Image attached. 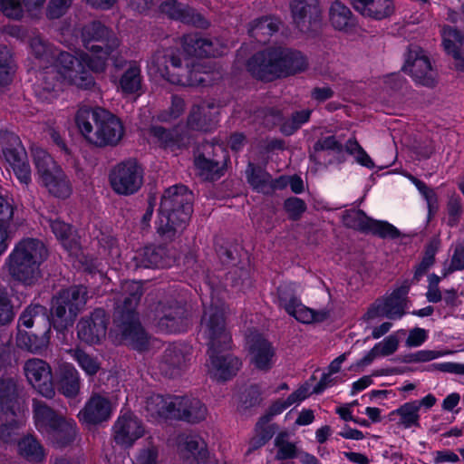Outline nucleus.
I'll return each mask as SVG.
<instances>
[{
    "mask_svg": "<svg viewBox=\"0 0 464 464\" xmlns=\"http://www.w3.org/2000/svg\"><path fill=\"white\" fill-rule=\"evenodd\" d=\"M84 46L102 45L108 48H118L120 40L115 33L100 22L87 24L82 31Z\"/></svg>",
    "mask_w": 464,
    "mask_h": 464,
    "instance_id": "b1692460",
    "label": "nucleus"
},
{
    "mask_svg": "<svg viewBox=\"0 0 464 464\" xmlns=\"http://www.w3.org/2000/svg\"><path fill=\"white\" fill-rule=\"evenodd\" d=\"M84 47L87 53H81L78 57L66 52L61 53L57 58L56 70L49 69L42 74L36 89L40 100L48 102L53 101L63 84L84 90L92 88L94 79L84 68L93 72H103L112 53L117 49L102 45Z\"/></svg>",
    "mask_w": 464,
    "mask_h": 464,
    "instance_id": "f03ea898",
    "label": "nucleus"
},
{
    "mask_svg": "<svg viewBox=\"0 0 464 464\" xmlns=\"http://www.w3.org/2000/svg\"><path fill=\"white\" fill-rule=\"evenodd\" d=\"M115 405L99 393L92 394L79 411L78 419L83 424L97 425L111 419Z\"/></svg>",
    "mask_w": 464,
    "mask_h": 464,
    "instance_id": "f3484780",
    "label": "nucleus"
},
{
    "mask_svg": "<svg viewBox=\"0 0 464 464\" xmlns=\"http://www.w3.org/2000/svg\"><path fill=\"white\" fill-rule=\"evenodd\" d=\"M176 396L153 394L146 401L145 411L150 420L159 421L167 418H175Z\"/></svg>",
    "mask_w": 464,
    "mask_h": 464,
    "instance_id": "393cba45",
    "label": "nucleus"
},
{
    "mask_svg": "<svg viewBox=\"0 0 464 464\" xmlns=\"http://www.w3.org/2000/svg\"><path fill=\"white\" fill-rule=\"evenodd\" d=\"M149 316L156 330L160 333H180L188 324L184 307L173 301L158 303Z\"/></svg>",
    "mask_w": 464,
    "mask_h": 464,
    "instance_id": "9d476101",
    "label": "nucleus"
},
{
    "mask_svg": "<svg viewBox=\"0 0 464 464\" xmlns=\"http://www.w3.org/2000/svg\"><path fill=\"white\" fill-rule=\"evenodd\" d=\"M191 198V193L183 185L165 190L157 222V230L161 236L171 239L185 228L192 213Z\"/></svg>",
    "mask_w": 464,
    "mask_h": 464,
    "instance_id": "0eeeda50",
    "label": "nucleus"
},
{
    "mask_svg": "<svg viewBox=\"0 0 464 464\" xmlns=\"http://www.w3.org/2000/svg\"><path fill=\"white\" fill-rule=\"evenodd\" d=\"M398 347L399 338L396 334L387 336L373 346L379 357H385L393 354L397 351Z\"/></svg>",
    "mask_w": 464,
    "mask_h": 464,
    "instance_id": "338daca9",
    "label": "nucleus"
},
{
    "mask_svg": "<svg viewBox=\"0 0 464 464\" xmlns=\"http://www.w3.org/2000/svg\"><path fill=\"white\" fill-rule=\"evenodd\" d=\"M345 150L349 154L353 155L360 165L368 169H372L374 167L373 161L356 140H348L345 144Z\"/></svg>",
    "mask_w": 464,
    "mask_h": 464,
    "instance_id": "bf43d9fd",
    "label": "nucleus"
},
{
    "mask_svg": "<svg viewBox=\"0 0 464 464\" xmlns=\"http://www.w3.org/2000/svg\"><path fill=\"white\" fill-rule=\"evenodd\" d=\"M206 444L198 436H187L179 445L186 464H198L206 456Z\"/></svg>",
    "mask_w": 464,
    "mask_h": 464,
    "instance_id": "ea45409f",
    "label": "nucleus"
},
{
    "mask_svg": "<svg viewBox=\"0 0 464 464\" xmlns=\"http://www.w3.org/2000/svg\"><path fill=\"white\" fill-rule=\"evenodd\" d=\"M306 66V60L301 53L281 47L257 53L247 63L252 75L263 81L294 74L304 71Z\"/></svg>",
    "mask_w": 464,
    "mask_h": 464,
    "instance_id": "423d86ee",
    "label": "nucleus"
},
{
    "mask_svg": "<svg viewBox=\"0 0 464 464\" xmlns=\"http://www.w3.org/2000/svg\"><path fill=\"white\" fill-rule=\"evenodd\" d=\"M199 332L208 341V375L218 381H227L236 375L241 362L228 353L231 335L226 327L223 307L210 305L205 308Z\"/></svg>",
    "mask_w": 464,
    "mask_h": 464,
    "instance_id": "7ed1b4c3",
    "label": "nucleus"
},
{
    "mask_svg": "<svg viewBox=\"0 0 464 464\" xmlns=\"http://www.w3.org/2000/svg\"><path fill=\"white\" fill-rule=\"evenodd\" d=\"M30 49L32 54L40 62H46V63H53V64L50 67H46L43 72L39 73L38 81L34 87L35 94H37V85L41 82V76L42 74L46 72L49 69H55L56 70V63L57 58L59 54L62 52H58L56 49L53 48L51 45H49L40 35H34L30 40ZM38 98L39 96L36 95Z\"/></svg>",
    "mask_w": 464,
    "mask_h": 464,
    "instance_id": "2f4dec72",
    "label": "nucleus"
},
{
    "mask_svg": "<svg viewBox=\"0 0 464 464\" xmlns=\"http://www.w3.org/2000/svg\"><path fill=\"white\" fill-rule=\"evenodd\" d=\"M419 403L409 401L402 404L398 409L391 412V416H397L399 418L398 424L404 429H409L412 426H419Z\"/></svg>",
    "mask_w": 464,
    "mask_h": 464,
    "instance_id": "c03bdc74",
    "label": "nucleus"
},
{
    "mask_svg": "<svg viewBox=\"0 0 464 464\" xmlns=\"http://www.w3.org/2000/svg\"><path fill=\"white\" fill-rule=\"evenodd\" d=\"M14 313L8 293L0 287V324H7L13 321Z\"/></svg>",
    "mask_w": 464,
    "mask_h": 464,
    "instance_id": "e2e57ef3",
    "label": "nucleus"
},
{
    "mask_svg": "<svg viewBox=\"0 0 464 464\" xmlns=\"http://www.w3.org/2000/svg\"><path fill=\"white\" fill-rule=\"evenodd\" d=\"M275 459L276 460H287L297 457V446L290 440V435L286 431L276 434L274 440Z\"/></svg>",
    "mask_w": 464,
    "mask_h": 464,
    "instance_id": "37998d69",
    "label": "nucleus"
},
{
    "mask_svg": "<svg viewBox=\"0 0 464 464\" xmlns=\"http://www.w3.org/2000/svg\"><path fill=\"white\" fill-rule=\"evenodd\" d=\"M207 415V408L196 398L177 397L175 418L188 422L203 420Z\"/></svg>",
    "mask_w": 464,
    "mask_h": 464,
    "instance_id": "bb28decb",
    "label": "nucleus"
},
{
    "mask_svg": "<svg viewBox=\"0 0 464 464\" xmlns=\"http://www.w3.org/2000/svg\"><path fill=\"white\" fill-rule=\"evenodd\" d=\"M371 218L360 209H349L343 214V223L345 227L367 233Z\"/></svg>",
    "mask_w": 464,
    "mask_h": 464,
    "instance_id": "8fccbe9b",
    "label": "nucleus"
},
{
    "mask_svg": "<svg viewBox=\"0 0 464 464\" xmlns=\"http://www.w3.org/2000/svg\"><path fill=\"white\" fill-rule=\"evenodd\" d=\"M367 233H372L382 238H397L400 237V231L387 221L372 219Z\"/></svg>",
    "mask_w": 464,
    "mask_h": 464,
    "instance_id": "13d9d810",
    "label": "nucleus"
},
{
    "mask_svg": "<svg viewBox=\"0 0 464 464\" xmlns=\"http://www.w3.org/2000/svg\"><path fill=\"white\" fill-rule=\"evenodd\" d=\"M47 256V248L41 240L24 237L15 243L5 260L4 268L13 279L31 285L40 278V266Z\"/></svg>",
    "mask_w": 464,
    "mask_h": 464,
    "instance_id": "39448f33",
    "label": "nucleus"
},
{
    "mask_svg": "<svg viewBox=\"0 0 464 464\" xmlns=\"http://www.w3.org/2000/svg\"><path fill=\"white\" fill-rule=\"evenodd\" d=\"M311 111L303 110L293 114L291 120L283 123L281 130L286 134H293L302 124L305 123L310 118Z\"/></svg>",
    "mask_w": 464,
    "mask_h": 464,
    "instance_id": "680f3d73",
    "label": "nucleus"
},
{
    "mask_svg": "<svg viewBox=\"0 0 464 464\" xmlns=\"http://www.w3.org/2000/svg\"><path fill=\"white\" fill-rule=\"evenodd\" d=\"M290 7L295 24L303 32L308 31L321 14L318 0H292Z\"/></svg>",
    "mask_w": 464,
    "mask_h": 464,
    "instance_id": "4be33fe9",
    "label": "nucleus"
},
{
    "mask_svg": "<svg viewBox=\"0 0 464 464\" xmlns=\"http://www.w3.org/2000/svg\"><path fill=\"white\" fill-rule=\"evenodd\" d=\"M0 14L13 21H22L26 11L22 0H0Z\"/></svg>",
    "mask_w": 464,
    "mask_h": 464,
    "instance_id": "6e6d98bb",
    "label": "nucleus"
},
{
    "mask_svg": "<svg viewBox=\"0 0 464 464\" xmlns=\"http://www.w3.org/2000/svg\"><path fill=\"white\" fill-rule=\"evenodd\" d=\"M76 125L85 140L97 146H115L123 137L121 121L111 111L96 107H81L75 115Z\"/></svg>",
    "mask_w": 464,
    "mask_h": 464,
    "instance_id": "20e7f679",
    "label": "nucleus"
},
{
    "mask_svg": "<svg viewBox=\"0 0 464 464\" xmlns=\"http://www.w3.org/2000/svg\"><path fill=\"white\" fill-rule=\"evenodd\" d=\"M112 430L115 442L126 448H130L145 434L142 421L131 412L121 413L113 424Z\"/></svg>",
    "mask_w": 464,
    "mask_h": 464,
    "instance_id": "2eb2a0df",
    "label": "nucleus"
},
{
    "mask_svg": "<svg viewBox=\"0 0 464 464\" xmlns=\"http://www.w3.org/2000/svg\"><path fill=\"white\" fill-rule=\"evenodd\" d=\"M195 165L200 171V175L206 179H217L223 175V164L218 161L208 160L199 155L195 160Z\"/></svg>",
    "mask_w": 464,
    "mask_h": 464,
    "instance_id": "603ef678",
    "label": "nucleus"
},
{
    "mask_svg": "<svg viewBox=\"0 0 464 464\" xmlns=\"http://www.w3.org/2000/svg\"><path fill=\"white\" fill-rule=\"evenodd\" d=\"M187 355L184 347L178 344L169 345L155 362L154 367L169 377L179 374L186 366Z\"/></svg>",
    "mask_w": 464,
    "mask_h": 464,
    "instance_id": "aec40b11",
    "label": "nucleus"
},
{
    "mask_svg": "<svg viewBox=\"0 0 464 464\" xmlns=\"http://www.w3.org/2000/svg\"><path fill=\"white\" fill-rule=\"evenodd\" d=\"M121 288L126 296L122 307H117V326L126 344L138 351H144L147 349L149 338L134 313L142 295L141 284L137 281H126Z\"/></svg>",
    "mask_w": 464,
    "mask_h": 464,
    "instance_id": "6e6552de",
    "label": "nucleus"
},
{
    "mask_svg": "<svg viewBox=\"0 0 464 464\" xmlns=\"http://www.w3.org/2000/svg\"><path fill=\"white\" fill-rule=\"evenodd\" d=\"M246 173L247 181L253 188L264 194H270L285 185L281 179L274 180L266 171L256 168L251 163L248 164Z\"/></svg>",
    "mask_w": 464,
    "mask_h": 464,
    "instance_id": "c756f323",
    "label": "nucleus"
},
{
    "mask_svg": "<svg viewBox=\"0 0 464 464\" xmlns=\"http://www.w3.org/2000/svg\"><path fill=\"white\" fill-rule=\"evenodd\" d=\"M48 192L59 198H67L72 191V183L63 169L40 183Z\"/></svg>",
    "mask_w": 464,
    "mask_h": 464,
    "instance_id": "a19ab883",
    "label": "nucleus"
},
{
    "mask_svg": "<svg viewBox=\"0 0 464 464\" xmlns=\"http://www.w3.org/2000/svg\"><path fill=\"white\" fill-rule=\"evenodd\" d=\"M33 410L35 427L43 434H48L50 430H53L55 424L63 417L44 401L38 400L33 401Z\"/></svg>",
    "mask_w": 464,
    "mask_h": 464,
    "instance_id": "c9c22d12",
    "label": "nucleus"
},
{
    "mask_svg": "<svg viewBox=\"0 0 464 464\" xmlns=\"http://www.w3.org/2000/svg\"><path fill=\"white\" fill-rule=\"evenodd\" d=\"M157 459V447L151 441H147L135 457L133 464H158Z\"/></svg>",
    "mask_w": 464,
    "mask_h": 464,
    "instance_id": "69168bd1",
    "label": "nucleus"
},
{
    "mask_svg": "<svg viewBox=\"0 0 464 464\" xmlns=\"http://www.w3.org/2000/svg\"><path fill=\"white\" fill-rule=\"evenodd\" d=\"M21 411L17 397V384L13 378L0 380V413L3 415H16Z\"/></svg>",
    "mask_w": 464,
    "mask_h": 464,
    "instance_id": "c85d7f7f",
    "label": "nucleus"
},
{
    "mask_svg": "<svg viewBox=\"0 0 464 464\" xmlns=\"http://www.w3.org/2000/svg\"><path fill=\"white\" fill-rule=\"evenodd\" d=\"M0 140L4 143V156L15 177L22 184L29 185L32 181V171L20 138L13 132L6 131L0 135Z\"/></svg>",
    "mask_w": 464,
    "mask_h": 464,
    "instance_id": "f8f14e48",
    "label": "nucleus"
},
{
    "mask_svg": "<svg viewBox=\"0 0 464 464\" xmlns=\"http://www.w3.org/2000/svg\"><path fill=\"white\" fill-rule=\"evenodd\" d=\"M51 325L40 334L27 333L19 330L16 335V344L21 349L27 350L33 353H40L45 350L50 343Z\"/></svg>",
    "mask_w": 464,
    "mask_h": 464,
    "instance_id": "f704fd0d",
    "label": "nucleus"
},
{
    "mask_svg": "<svg viewBox=\"0 0 464 464\" xmlns=\"http://www.w3.org/2000/svg\"><path fill=\"white\" fill-rule=\"evenodd\" d=\"M108 319L104 310L96 309L77 324V336L88 344L99 343L106 335Z\"/></svg>",
    "mask_w": 464,
    "mask_h": 464,
    "instance_id": "dca6fc26",
    "label": "nucleus"
},
{
    "mask_svg": "<svg viewBox=\"0 0 464 464\" xmlns=\"http://www.w3.org/2000/svg\"><path fill=\"white\" fill-rule=\"evenodd\" d=\"M44 225H48L56 238L62 243L63 247L71 254L78 256L80 252L79 243L72 234L69 224L59 218H44Z\"/></svg>",
    "mask_w": 464,
    "mask_h": 464,
    "instance_id": "cd10ccee",
    "label": "nucleus"
},
{
    "mask_svg": "<svg viewBox=\"0 0 464 464\" xmlns=\"http://www.w3.org/2000/svg\"><path fill=\"white\" fill-rule=\"evenodd\" d=\"M110 184L119 195H132L143 184V169L135 160H128L116 164L111 170Z\"/></svg>",
    "mask_w": 464,
    "mask_h": 464,
    "instance_id": "9b49d317",
    "label": "nucleus"
},
{
    "mask_svg": "<svg viewBox=\"0 0 464 464\" xmlns=\"http://www.w3.org/2000/svg\"><path fill=\"white\" fill-rule=\"evenodd\" d=\"M87 302V289L74 285L61 290L52 303L53 324L55 329L71 326Z\"/></svg>",
    "mask_w": 464,
    "mask_h": 464,
    "instance_id": "1a4fd4ad",
    "label": "nucleus"
},
{
    "mask_svg": "<svg viewBox=\"0 0 464 464\" xmlns=\"http://www.w3.org/2000/svg\"><path fill=\"white\" fill-rule=\"evenodd\" d=\"M329 18L332 25L340 31L347 30L352 25V13L350 9L339 1L331 5Z\"/></svg>",
    "mask_w": 464,
    "mask_h": 464,
    "instance_id": "a18cd8bd",
    "label": "nucleus"
},
{
    "mask_svg": "<svg viewBox=\"0 0 464 464\" xmlns=\"http://www.w3.org/2000/svg\"><path fill=\"white\" fill-rule=\"evenodd\" d=\"M294 311L287 314L295 317L302 324L319 323L329 317V313L325 310L314 311L300 302L294 306Z\"/></svg>",
    "mask_w": 464,
    "mask_h": 464,
    "instance_id": "49530a36",
    "label": "nucleus"
},
{
    "mask_svg": "<svg viewBox=\"0 0 464 464\" xmlns=\"http://www.w3.org/2000/svg\"><path fill=\"white\" fill-rule=\"evenodd\" d=\"M271 439L270 431L260 429L258 426L256 428V434L247 442V449L245 456H250L254 451L263 447Z\"/></svg>",
    "mask_w": 464,
    "mask_h": 464,
    "instance_id": "774afa93",
    "label": "nucleus"
},
{
    "mask_svg": "<svg viewBox=\"0 0 464 464\" xmlns=\"http://www.w3.org/2000/svg\"><path fill=\"white\" fill-rule=\"evenodd\" d=\"M403 70L413 80L425 86H432L435 82V72L429 58L420 48L410 50Z\"/></svg>",
    "mask_w": 464,
    "mask_h": 464,
    "instance_id": "a211bd4d",
    "label": "nucleus"
},
{
    "mask_svg": "<svg viewBox=\"0 0 464 464\" xmlns=\"http://www.w3.org/2000/svg\"><path fill=\"white\" fill-rule=\"evenodd\" d=\"M410 287L411 283L404 281L389 296L376 300L369 307L363 318L365 320H373L383 316L392 320L401 318L407 307V295Z\"/></svg>",
    "mask_w": 464,
    "mask_h": 464,
    "instance_id": "ddd939ff",
    "label": "nucleus"
},
{
    "mask_svg": "<svg viewBox=\"0 0 464 464\" xmlns=\"http://www.w3.org/2000/svg\"><path fill=\"white\" fill-rule=\"evenodd\" d=\"M69 353L85 374L93 376L99 372L101 363L95 357L81 349H72Z\"/></svg>",
    "mask_w": 464,
    "mask_h": 464,
    "instance_id": "3c124183",
    "label": "nucleus"
},
{
    "mask_svg": "<svg viewBox=\"0 0 464 464\" xmlns=\"http://www.w3.org/2000/svg\"><path fill=\"white\" fill-rule=\"evenodd\" d=\"M284 209L292 220H298L306 210V204L299 198L292 197L285 200Z\"/></svg>",
    "mask_w": 464,
    "mask_h": 464,
    "instance_id": "0e129e2a",
    "label": "nucleus"
},
{
    "mask_svg": "<svg viewBox=\"0 0 464 464\" xmlns=\"http://www.w3.org/2000/svg\"><path fill=\"white\" fill-rule=\"evenodd\" d=\"M250 363L260 371H268L276 362V352L272 344L259 334L247 340Z\"/></svg>",
    "mask_w": 464,
    "mask_h": 464,
    "instance_id": "6ab92c4d",
    "label": "nucleus"
},
{
    "mask_svg": "<svg viewBox=\"0 0 464 464\" xmlns=\"http://www.w3.org/2000/svg\"><path fill=\"white\" fill-rule=\"evenodd\" d=\"M46 309L40 304L29 305L21 314L19 324L31 328L35 321L44 323L45 326H50V321L46 315Z\"/></svg>",
    "mask_w": 464,
    "mask_h": 464,
    "instance_id": "864d4df0",
    "label": "nucleus"
},
{
    "mask_svg": "<svg viewBox=\"0 0 464 464\" xmlns=\"http://www.w3.org/2000/svg\"><path fill=\"white\" fill-rule=\"evenodd\" d=\"M160 11L170 19L187 24H198L201 21L200 15L194 9L176 0L162 1L160 5Z\"/></svg>",
    "mask_w": 464,
    "mask_h": 464,
    "instance_id": "72a5a7b5",
    "label": "nucleus"
},
{
    "mask_svg": "<svg viewBox=\"0 0 464 464\" xmlns=\"http://www.w3.org/2000/svg\"><path fill=\"white\" fill-rule=\"evenodd\" d=\"M18 450L30 461H40L45 455L40 442L32 435L25 436L18 442Z\"/></svg>",
    "mask_w": 464,
    "mask_h": 464,
    "instance_id": "de8ad7c7",
    "label": "nucleus"
},
{
    "mask_svg": "<svg viewBox=\"0 0 464 464\" xmlns=\"http://www.w3.org/2000/svg\"><path fill=\"white\" fill-rule=\"evenodd\" d=\"M356 11L364 16L381 20L394 12L392 0H353Z\"/></svg>",
    "mask_w": 464,
    "mask_h": 464,
    "instance_id": "7c9ffc66",
    "label": "nucleus"
},
{
    "mask_svg": "<svg viewBox=\"0 0 464 464\" xmlns=\"http://www.w3.org/2000/svg\"><path fill=\"white\" fill-rule=\"evenodd\" d=\"M279 22L272 18H263L255 22L250 32L252 36L258 37L260 34L271 35L278 31Z\"/></svg>",
    "mask_w": 464,
    "mask_h": 464,
    "instance_id": "052dcab7",
    "label": "nucleus"
},
{
    "mask_svg": "<svg viewBox=\"0 0 464 464\" xmlns=\"http://www.w3.org/2000/svg\"><path fill=\"white\" fill-rule=\"evenodd\" d=\"M183 52L175 48L158 50L150 58L148 68L171 84L199 86L210 84L215 77L207 66L189 58L218 56L224 53L218 40L211 41L198 34H187L182 39Z\"/></svg>",
    "mask_w": 464,
    "mask_h": 464,
    "instance_id": "f257e3e1",
    "label": "nucleus"
},
{
    "mask_svg": "<svg viewBox=\"0 0 464 464\" xmlns=\"http://www.w3.org/2000/svg\"><path fill=\"white\" fill-rule=\"evenodd\" d=\"M442 39L446 52L455 59V67L459 71H463L464 59L462 52L464 51V36L455 28L446 26L442 29Z\"/></svg>",
    "mask_w": 464,
    "mask_h": 464,
    "instance_id": "473e14b6",
    "label": "nucleus"
},
{
    "mask_svg": "<svg viewBox=\"0 0 464 464\" xmlns=\"http://www.w3.org/2000/svg\"><path fill=\"white\" fill-rule=\"evenodd\" d=\"M0 419L3 421L0 426V440L5 443H10L15 440L20 428L24 423L22 412H16V415L1 414Z\"/></svg>",
    "mask_w": 464,
    "mask_h": 464,
    "instance_id": "79ce46f5",
    "label": "nucleus"
},
{
    "mask_svg": "<svg viewBox=\"0 0 464 464\" xmlns=\"http://www.w3.org/2000/svg\"><path fill=\"white\" fill-rule=\"evenodd\" d=\"M276 304L286 313L294 311V306L300 302L296 295V285L293 283H284L277 288Z\"/></svg>",
    "mask_w": 464,
    "mask_h": 464,
    "instance_id": "09e8293b",
    "label": "nucleus"
},
{
    "mask_svg": "<svg viewBox=\"0 0 464 464\" xmlns=\"http://www.w3.org/2000/svg\"><path fill=\"white\" fill-rule=\"evenodd\" d=\"M14 72V64L10 50L0 44V86L11 82Z\"/></svg>",
    "mask_w": 464,
    "mask_h": 464,
    "instance_id": "5fc2aeb1",
    "label": "nucleus"
},
{
    "mask_svg": "<svg viewBox=\"0 0 464 464\" xmlns=\"http://www.w3.org/2000/svg\"><path fill=\"white\" fill-rule=\"evenodd\" d=\"M32 155L39 183L63 169L52 156L42 148H33Z\"/></svg>",
    "mask_w": 464,
    "mask_h": 464,
    "instance_id": "e433bc0d",
    "label": "nucleus"
},
{
    "mask_svg": "<svg viewBox=\"0 0 464 464\" xmlns=\"http://www.w3.org/2000/svg\"><path fill=\"white\" fill-rule=\"evenodd\" d=\"M24 375L28 382L41 395L52 399L55 395L51 366L42 359L33 358L24 362Z\"/></svg>",
    "mask_w": 464,
    "mask_h": 464,
    "instance_id": "4468645a",
    "label": "nucleus"
},
{
    "mask_svg": "<svg viewBox=\"0 0 464 464\" xmlns=\"http://www.w3.org/2000/svg\"><path fill=\"white\" fill-rule=\"evenodd\" d=\"M131 263L135 268H163L169 266L172 259L164 246H148L134 253Z\"/></svg>",
    "mask_w": 464,
    "mask_h": 464,
    "instance_id": "412c9836",
    "label": "nucleus"
},
{
    "mask_svg": "<svg viewBox=\"0 0 464 464\" xmlns=\"http://www.w3.org/2000/svg\"><path fill=\"white\" fill-rule=\"evenodd\" d=\"M57 386L61 393L68 398L75 397L81 389V378L72 364L62 363L57 370Z\"/></svg>",
    "mask_w": 464,
    "mask_h": 464,
    "instance_id": "a878e982",
    "label": "nucleus"
},
{
    "mask_svg": "<svg viewBox=\"0 0 464 464\" xmlns=\"http://www.w3.org/2000/svg\"><path fill=\"white\" fill-rule=\"evenodd\" d=\"M218 110L213 104L201 102L191 107L188 116V126L191 130L208 131L217 123Z\"/></svg>",
    "mask_w": 464,
    "mask_h": 464,
    "instance_id": "5701e85b",
    "label": "nucleus"
},
{
    "mask_svg": "<svg viewBox=\"0 0 464 464\" xmlns=\"http://www.w3.org/2000/svg\"><path fill=\"white\" fill-rule=\"evenodd\" d=\"M47 435L56 447H65L72 443L77 435L76 422L72 419L62 417Z\"/></svg>",
    "mask_w": 464,
    "mask_h": 464,
    "instance_id": "4c0bfd02",
    "label": "nucleus"
},
{
    "mask_svg": "<svg viewBox=\"0 0 464 464\" xmlns=\"http://www.w3.org/2000/svg\"><path fill=\"white\" fill-rule=\"evenodd\" d=\"M152 135L164 147L180 148L184 145L182 138L177 133V130H167L162 127L155 126L151 129Z\"/></svg>",
    "mask_w": 464,
    "mask_h": 464,
    "instance_id": "4d7b16f0",
    "label": "nucleus"
},
{
    "mask_svg": "<svg viewBox=\"0 0 464 464\" xmlns=\"http://www.w3.org/2000/svg\"><path fill=\"white\" fill-rule=\"evenodd\" d=\"M141 87V70L140 66L136 64H131L121 76L117 86V90L124 95H140Z\"/></svg>",
    "mask_w": 464,
    "mask_h": 464,
    "instance_id": "58836bf2",
    "label": "nucleus"
}]
</instances>
